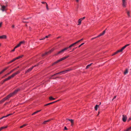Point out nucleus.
Listing matches in <instances>:
<instances>
[{
  "mask_svg": "<svg viewBox=\"0 0 131 131\" xmlns=\"http://www.w3.org/2000/svg\"><path fill=\"white\" fill-rule=\"evenodd\" d=\"M70 70H66L64 71H61V74H64L66 73L68 71H69Z\"/></svg>",
  "mask_w": 131,
  "mask_h": 131,
  "instance_id": "obj_15",
  "label": "nucleus"
},
{
  "mask_svg": "<svg viewBox=\"0 0 131 131\" xmlns=\"http://www.w3.org/2000/svg\"><path fill=\"white\" fill-rule=\"evenodd\" d=\"M49 99L50 100H54L55 99V98L53 97L52 96H50L49 97Z\"/></svg>",
  "mask_w": 131,
  "mask_h": 131,
  "instance_id": "obj_27",
  "label": "nucleus"
},
{
  "mask_svg": "<svg viewBox=\"0 0 131 131\" xmlns=\"http://www.w3.org/2000/svg\"><path fill=\"white\" fill-rule=\"evenodd\" d=\"M83 40V39H80V40H79L78 41H77L76 42L70 45L69 47H68V48L69 49H71L70 48L72 47L73 46L75 45L76 44H77V43H78V42H79L80 41H81Z\"/></svg>",
  "mask_w": 131,
  "mask_h": 131,
  "instance_id": "obj_5",
  "label": "nucleus"
},
{
  "mask_svg": "<svg viewBox=\"0 0 131 131\" xmlns=\"http://www.w3.org/2000/svg\"><path fill=\"white\" fill-rule=\"evenodd\" d=\"M130 120H131V116H130V117L128 119V122L129 121H130Z\"/></svg>",
  "mask_w": 131,
  "mask_h": 131,
  "instance_id": "obj_41",
  "label": "nucleus"
},
{
  "mask_svg": "<svg viewBox=\"0 0 131 131\" xmlns=\"http://www.w3.org/2000/svg\"><path fill=\"white\" fill-rule=\"evenodd\" d=\"M127 118V116L126 115H123L122 120L124 122L126 121Z\"/></svg>",
  "mask_w": 131,
  "mask_h": 131,
  "instance_id": "obj_11",
  "label": "nucleus"
},
{
  "mask_svg": "<svg viewBox=\"0 0 131 131\" xmlns=\"http://www.w3.org/2000/svg\"><path fill=\"white\" fill-rule=\"evenodd\" d=\"M24 43V41H22L20 42L18 44H17L16 46L15 47V48H16L17 47H20L21 44Z\"/></svg>",
  "mask_w": 131,
  "mask_h": 131,
  "instance_id": "obj_9",
  "label": "nucleus"
},
{
  "mask_svg": "<svg viewBox=\"0 0 131 131\" xmlns=\"http://www.w3.org/2000/svg\"><path fill=\"white\" fill-rule=\"evenodd\" d=\"M15 75V74L14 73H13L10 76L12 78H13L14 77Z\"/></svg>",
  "mask_w": 131,
  "mask_h": 131,
  "instance_id": "obj_35",
  "label": "nucleus"
},
{
  "mask_svg": "<svg viewBox=\"0 0 131 131\" xmlns=\"http://www.w3.org/2000/svg\"><path fill=\"white\" fill-rule=\"evenodd\" d=\"M68 129L66 126H65L64 127V130H67Z\"/></svg>",
  "mask_w": 131,
  "mask_h": 131,
  "instance_id": "obj_46",
  "label": "nucleus"
},
{
  "mask_svg": "<svg viewBox=\"0 0 131 131\" xmlns=\"http://www.w3.org/2000/svg\"><path fill=\"white\" fill-rule=\"evenodd\" d=\"M3 127H4V128H7V126H3Z\"/></svg>",
  "mask_w": 131,
  "mask_h": 131,
  "instance_id": "obj_53",
  "label": "nucleus"
},
{
  "mask_svg": "<svg viewBox=\"0 0 131 131\" xmlns=\"http://www.w3.org/2000/svg\"><path fill=\"white\" fill-rule=\"evenodd\" d=\"M68 119L69 121H70L72 123L71 125H73V120L72 119Z\"/></svg>",
  "mask_w": 131,
  "mask_h": 131,
  "instance_id": "obj_20",
  "label": "nucleus"
},
{
  "mask_svg": "<svg viewBox=\"0 0 131 131\" xmlns=\"http://www.w3.org/2000/svg\"><path fill=\"white\" fill-rule=\"evenodd\" d=\"M0 128H1V130H2L3 129H4V127L3 126V127H1Z\"/></svg>",
  "mask_w": 131,
  "mask_h": 131,
  "instance_id": "obj_48",
  "label": "nucleus"
},
{
  "mask_svg": "<svg viewBox=\"0 0 131 131\" xmlns=\"http://www.w3.org/2000/svg\"><path fill=\"white\" fill-rule=\"evenodd\" d=\"M76 48H74L72 50V51H74V50H75V49H76Z\"/></svg>",
  "mask_w": 131,
  "mask_h": 131,
  "instance_id": "obj_54",
  "label": "nucleus"
},
{
  "mask_svg": "<svg viewBox=\"0 0 131 131\" xmlns=\"http://www.w3.org/2000/svg\"><path fill=\"white\" fill-rule=\"evenodd\" d=\"M99 107V105H96L94 107V108L96 111H97V110L98 107Z\"/></svg>",
  "mask_w": 131,
  "mask_h": 131,
  "instance_id": "obj_21",
  "label": "nucleus"
},
{
  "mask_svg": "<svg viewBox=\"0 0 131 131\" xmlns=\"http://www.w3.org/2000/svg\"><path fill=\"white\" fill-rule=\"evenodd\" d=\"M99 113H100V112H99V113H98V114L97 115H99Z\"/></svg>",
  "mask_w": 131,
  "mask_h": 131,
  "instance_id": "obj_63",
  "label": "nucleus"
},
{
  "mask_svg": "<svg viewBox=\"0 0 131 131\" xmlns=\"http://www.w3.org/2000/svg\"><path fill=\"white\" fill-rule=\"evenodd\" d=\"M8 67H7L5 68L3 70H2L1 71L2 73H3L7 69H8Z\"/></svg>",
  "mask_w": 131,
  "mask_h": 131,
  "instance_id": "obj_24",
  "label": "nucleus"
},
{
  "mask_svg": "<svg viewBox=\"0 0 131 131\" xmlns=\"http://www.w3.org/2000/svg\"><path fill=\"white\" fill-rule=\"evenodd\" d=\"M123 6L124 7H126L127 5L126 0H122Z\"/></svg>",
  "mask_w": 131,
  "mask_h": 131,
  "instance_id": "obj_6",
  "label": "nucleus"
},
{
  "mask_svg": "<svg viewBox=\"0 0 131 131\" xmlns=\"http://www.w3.org/2000/svg\"><path fill=\"white\" fill-rule=\"evenodd\" d=\"M57 102V101H54V102H55H55Z\"/></svg>",
  "mask_w": 131,
  "mask_h": 131,
  "instance_id": "obj_64",
  "label": "nucleus"
},
{
  "mask_svg": "<svg viewBox=\"0 0 131 131\" xmlns=\"http://www.w3.org/2000/svg\"><path fill=\"white\" fill-rule=\"evenodd\" d=\"M6 36L5 35H3L0 36V39H6Z\"/></svg>",
  "mask_w": 131,
  "mask_h": 131,
  "instance_id": "obj_16",
  "label": "nucleus"
},
{
  "mask_svg": "<svg viewBox=\"0 0 131 131\" xmlns=\"http://www.w3.org/2000/svg\"><path fill=\"white\" fill-rule=\"evenodd\" d=\"M7 74H6L5 76L3 77V78H4V77H5V76H6L7 75Z\"/></svg>",
  "mask_w": 131,
  "mask_h": 131,
  "instance_id": "obj_55",
  "label": "nucleus"
},
{
  "mask_svg": "<svg viewBox=\"0 0 131 131\" xmlns=\"http://www.w3.org/2000/svg\"><path fill=\"white\" fill-rule=\"evenodd\" d=\"M105 30L102 33H101L98 36H97L96 37L94 38H97L98 37H99L100 36L103 35L105 33Z\"/></svg>",
  "mask_w": 131,
  "mask_h": 131,
  "instance_id": "obj_12",
  "label": "nucleus"
},
{
  "mask_svg": "<svg viewBox=\"0 0 131 131\" xmlns=\"http://www.w3.org/2000/svg\"><path fill=\"white\" fill-rule=\"evenodd\" d=\"M16 69V68L14 69H13L10 71V72L9 73H7V75H9V74L12 73L13 71H14Z\"/></svg>",
  "mask_w": 131,
  "mask_h": 131,
  "instance_id": "obj_25",
  "label": "nucleus"
},
{
  "mask_svg": "<svg viewBox=\"0 0 131 131\" xmlns=\"http://www.w3.org/2000/svg\"><path fill=\"white\" fill-rule=\"evenodd\" d=\"M46 8H47V10H48L49 9L48 8L47 4L46 6Z\"/></svg>",
  "mask_w": 131,
  "mask_h": 131,
  "instance_id": "obj_44",
  "label": "nucleus"
},
{
  "mask_svg": "<svg viewBox=\"0 0 131 131\" xmlns=\"http://www.w3.org/2000/svg\"><path fill=\"white\" fill-rule=\"evenodd\" d=\"M70 50V49H69L68 47H66L58 52L56 53L55 54V55H58L62 54L64 52L67 51H69Z\"/></svg>",
  "mask_w": 131,
  "mask_h": 131,
  "instance_id": "obj_2",
  "label": "nucleus"
},
{
  "mask_svg": "<svg viewBox=\"0 0 131 131\" xmlns=\"http://www.w3.org/2000/svg\"><path fill=\"white\" fill-rule=\"evenodd\" d=\"M51 104V103H48V104H45V106H47V105H48L50 104Z\"/></svg>",
  "mask_w": 131,
  "mask_h": 131,
  "instance_id": "obj_42",
  "label": "nucleus"
},
{
  "mask_svg": "<svg viewBox=\"0 0 131 131\" xmlns=\"http://www.w3.org/2000/svg\"><path fill=\"white\" fill-rule=\"evenodd\" d=\"M12 114H8V115H6V116H3L1 118H0V120L2 119L3 118H4L6 117H8V116L10 115H11Z\"/></svg>",
  "mask_w": 131,
  "mask_h": 131,
  "instance_id": "obj_13",
  "label": "nucleus"
},
{
  "mask_svg": "<svg viewBox=\"0 0 131 131\" xmlns=\"http://www.w3.org/2000/svg\"><path fill=\"white\" fill-rule=\"evenodd\" d=\"M37 65H36L32 66L31 68L28 69L26 71H25V73H27L30 72L35 67L37 66Z\"/></svg>",
  "mask_w": 131,
  "mask_h": 131,
  "instance_id": "obj_7",
  "label": "nucleus"
},
{
  "mask_svg": "<svg viewBox=\"0 0 131 131\" xmlns=\"http://www.w3.org/2000/svg\"><path fill=\"white\" fill-rule=\"evenodd\" d=\"M81 45H79V46H78V47L79 48H80V47H81Z\"/></svg>",
  "mask_w": 131,
  "mask_h": 131,
  "instance_id": "obj_60",
  "label": "nucleus"
},
{
  "mask_svg": "<svg viewBox=\"0 0 131 131\" xmlns=\"http://www.w3.org/2000/svg\"><path fill=\"white\" fill-rule=\"evenodd\" d=\"M19 58H15V59H14L13 60H12L11 61H10V62H9L8 63H11V62H14V61H15L16 59H18Z\"/></svg>",
  "mask_w": 131,
  "mask_h": 131,
  "instance_id": "obj_18",
  "label": "nucleus"
},
{
  "mask_svg": "<svg viewBox=\"0 0 131 131\" xmlns=\"http://www.w3.org/2000/svg\"><path fill=\"white\" fill-rule=\"evenodd\" d=\"M6 6H4L3 5L2 6V8H1V10L3 11H4L5 10V8L6 7Z\"/></svg>",
  "mask_w": 131,
  "mask_h": 131,
  "instance_id": "obj_14",
  "label": "nucleus"
},
{
  "mask_svg": "<svg viewBox=\"0 0 131 131\" xmlns=\"http://www.w3.org/2000/svg\"><path fill=\"white\" fill-rule=\"evenodd\" d=\"M7 80H8V79L7 78H6L5 79H4V80H3V82H5L6 81H7Z\"/></svg>",
  "mask_w": 131,
  "mask_h": 131,
  "instance_id": "obj_36",
  "label": "nucleus"
},
{
  "mask_svg": "<svg viewBox=\"0 0 131 131\" xmlns=\"http://www.w3.org/2000/svg\"><path fill=\"white\" fill-rule=\"evenodd\" d=\"M50 35H49L48 36H46V37H44L43 38L41 39H40V40H43V39H44L46 38H48V37H50Z\"/></svg>",
  "mask_w": 131,
  "mask_h": 131,
  "instance_id": "obj_19",
  "label": "nucleus"
},
{
  "mask_svg": "<svg viewBox=\"0 0 131 131\" xmlns=\"http://www.w3.org/2000/svg\"><path fill=\"white\" fill-rule=\"evenodd\" d=\"M11 78H12L11 77V76H10L7 78L8 80H9Z\"/></svg>",
  "mask_w": 131,
  "mask_h": 131,
  "instance_id": "obj_39",
  "label": "nucleus"
},
{
  "mask_svg": "<svg viewBox=\"0 0 131 131\" xmlns=\"http://www.w3.org/2000/svg\"><path fill=\"white\" fill-rule=\"evenodd\" d=\"M85 17H84L82 18H81L80 19H81V20H83L85 19Z\"/></svg>",
  "mask_w": 131,
  "mask_h": 131,
  "instance_id": "obj_43",
  "label": "nucleus"
},
{
  "mask_svg": "<svg viewBox=\"0 0 131 131\" xmlns=\"http://www.w3.org/2000/svg\"><path fill=\"white\" fill-rule=\"evenodd\" d=\"M8 67H7L5 68L3 70H2L1 71L2 73H3L7 69H8Z\"/></svg>",
  "mask_w": 131,
  "mask_h": 131,
  "instance_id": "obj_23",
  "label": "nucleus"
},
{
  "mask_svg": "<svg viewBox=\"0 0 131 131\" xmlns=\"http://www.w3.org/2000/svg\"><path fill=\"white\" fill-rule=\"evenodd\" d=\"M36 113H37V112H34V113L32 114V115H33Z\"/></svg>",
  "mask_w": 131,
  "mask_h": 131,
  "instance_id": "obj_47",
  "label": "nucleus"
},
{
  "mask_svg": "<svg viewBox=\"0 0 131 131\" xmlns=\"http://www.w3.org/2000/svg\"><path fill=\"white\" fill-rule=\"evenodd\" d=\"M41 111V110H38V111H36V112H37V113L40 112Z\"/></svg>",
  "mask_w": 131,
  "mask_h": 131,
  "instance_id": "obj_49",
  "label": "nucleus"
},
{
  "mask_svg": "<svg viewBox=\"0 0 131 131\" xmlns=\"http://www.w3.org/2000/svg\"><path fill=\"white\" fill-rule=\"evenodd\" d=\"M61 74V72H59L57 73L56 74H54V75H53V76H54L56 75H58V74Z\"/></svg>",
  "mask_w": 131,
  "mask_h": 131,
  "instance_id": "obj_31",
  "label": "nucleus"
},
{
  "mask_svg": "<svg viewBox=\"0 0 131 131\" xmlns=\"http://www.w3.org/2000/svg\"><path fill=\"white\" fill-rule=\"evenodd\" d=\"M76 2H79V0H75Z\"/></svg>",
  "mask_w": 131,
  "mask_h": 131,
  "instance_id": "obj_57",
  "label": "nucleus"
},
{
  "mask_svg": "<svg viewBox=\"0 0 131 131\" xmlns=\"http://www.w3.org/2000/svg\"><path fill=\"white\" fill-rule=\"evenodd\" d=\"M55 49V48H53L51 49V50H50L49 51L47 52H46L44 53H42V54H40L39 55V56H40V55H41V56L42 57L45 56L47 55L48 54L52 52Z\"/></svg>",
  "mask_w": 131,
  "mask_h": 131,
  "instance_id": "obj_3",
  "label": "nucleus"
},
{
  "mask_svg": "<svg viewBox=\"0 0 131 131\" xmlns=\"http://www.w3.org/2000/svg\"><path fill=\"white\" fill-rule=\"evenodd\" d=\"M41 3L43 4H46V5H47V3L46 2H42Z\"/></svg>",
  "mask_w": 131,
  "mask_h": 131,
  "instance_id": "obj_37",
  "label": "nucleus"
},
{
  "mask_svg": "<svg viewBox=\"0 0 131 131\" xmlns=\"http://www.w3.org/2000/svg\"><path fill=\"white\" fill-rule=\"evenodd\" d=\"M15 49L16 48H15V47L11 51L12 52H13V51H14Z\"/></svg>",
  "mask_w": 131,
  "mask_h": 131,
  "instance_id": "obj_45",
  "label": "nucleus"
},
{
  "mask_svg": "<svg viewBox=\"0 0 131 131\" xmlns=\"http://www.w3.org/2000/svg\"><path fill=\"white\" fill-rule=\"evenodd\" d=\"M84 43H81V46H82V45H83V44H84Z\"/></svg>",
  "mask_w": 131,
  "mask_h": 131,
  "instance_id": "obj_56",
  "label": "nucleus"
},
{
  "mask_svg": "<svg viewBox=\"0 0 131 131\" xmlns=\"http://www.w3.org/2000/svg\"><path fill=\"white\" fill-rule=\"evenodd\" d=\"M20 73V71H17L16 72H15L14 73L16 75L17 74L19 73Z\"/></svg>",
  "mask_w": 131,
  "mask_h": 131,
  "instance_id": "obj_30",
  "label": "nucleus"
},
{
  "mask_svg": "<svg viewBox=\"0 0 131 131\" xmlns=\"http://www.w3.org/2000/svg\"><path fill=\"white\" fill-rule=\"evenodd\" d=\"M2 73V72L1 71V72H0V75Z\"/></svg>",
  "mask_w": 131,
  "mask_h": 131,
  "instance_id": "obj_61",
  "label": "nucleus"
},
{
  "mask_svg": "<svg viewBox=\"0 0 131 131\" xmlns=\"http://www.w3.org/2000/svg\"><path fill=\"white\" fill-rule=\"evenodd\" d=\"M92 64V63H91L90 64H89L86 67V69H87L91 65V64Z\"/></svg>",
  "mask_w": 131,
  "mask_h": 131,
  "instance_id": "obj_26",
  "label": "nucleus"
},
{
  "mask_svg": "<svg viewBox=\"0 0 131 131\" xmlns=\"http://www.w3.org/2000/svg\"><path fill=\"white\" fill-rule=\"evenodd\" d=\"M11 97L9 95H8L7 96L3 98L1 101V102H3L5 100H7L9 98Z\"/></svg>",
  "mask_w": 131,
  "mask_h": 131,
  "instance_id": "obj_8",
  "label": "nucleus"
},
{
  "mask_svg": "<svg viewBox=\"0 0 131 131\" xmlns=\"http://www.w3.org/2000/svg\"><path fill=\"white\" fill-rule=\"evenodd\" d=\"M15 75V74L14 73H13L10 76L12 78H13L14 77Z\"/></svg>",
  "mask_w": 131,
  "mask_h": 131,
  "instance_id": "obj_34",
  "label": "nucleus"
},
{
  "mask_svg": "<svg viewBox=\"0 0 131 131\" xmlns=\"http://www.w3.org/2000/svg\"><path fill=\"white\" fill-rule=\"evenodd\" d=\"M11 78H12L11 77V76H10L7 78L8 80H9Z\"/></svg>",
  "mask_w": 131,
  "mask_h": 131,
  "instance_id": "obj_40",
  "label": "nucleus"
},
{
  "mask_svg": "<svg viewBox=\"0 0 131 131\" xmlns=\"http://www.w3.org/2000/svg\"><path fill=\"white\" fill-rule=\"evenodd\" d=\"M128 73V71L127 69L124 72V74L125 75L126 74Z\"/></svg>",
  "mask_w": 131,
  "mask_h": 131,
  "instance_id": "obj_28",
  "label": "nucleus"
},
{
  "mask_svg": "<svg viewBox=\"0 0 131 131\" xmlns=\"http://www.w3.org/2000/svg\"><path fill=\"white\" fill-rule=\"evenodd\" d=\"M27 125V124H24L23 125L21 126L20 127V128H23V127H25V126H26Z\"/></svg>",
  "mask_w": 131,
  "mask_h": 131,
  "instance_id": "obj_29",
  "label": "nucleus"
},
{
  "mask_svg": "<svg viewBox=\"0 0 131 131\" xmlns=\"http://www.w3.org/2000/svg\"><path fill=\"white\" fill-rule=\"evenodd\" d=\"M129 45V44H127L122 47L121 49L118 50L116 51L111 54V56H113L117 54L118 53L122 52L123 50L127 46Z\"/></svg>",
  "mask_w": 131,
  "mask_h": 131,
  "instance_id": "obj_1",
  "label": "nucleus"
},
{
  "mask_svg": "<svg viewBox=\"0 0 131 131\" xmlns=\"http://www.w3.org/2000/svg\"><path fill=\"white\" fill-rule=\"evenodd\" d=\"M20 90V89H16L13 92V93H10L9 95L11 97L13 96L15 94H16Z\"/></svg>",
  "mask_w": 131,
  "mask_h": 131,
  "instance_id": "obj_4",
  "label": "nucleus"
},
{
  "mask_svg": "<svg viewBox=\"0 0 131 131\" xmlns=\"http://www.w3.org/2000/svg\"><path fill=\"white\" fill-rule=\"evenodd\" d=\"M12 28H14V25H12Z\"/></svg>",
  "mask_w": 131,
  "mask_h": 131,
  "instance_id": "obj_58",
  "label": "nucleus"
},
{
  "mask_svg": "<svg viewBox=\"0 0 131 131\" xmlns=\"http://www.w3.org/2000/svg\"><path fill=\"white\" fill-rule=\"evenodd\" d=\"M51 120V119H49L48 120H47L46 121H45L43 122V124H46V123L50 121Z\"/></svg>",
  "mask_w": 131,
  "mask_h": 131,
  "instance_id": "obj_22",
  "label": "nucleus"
},
{
  "mask_svg": "<svg viewBox=\"0 0 131 131\" xmlns=\"http://www.w3.org/2000/svg\"><path fill=\"white\" fill-rule=\"evenodd\" d=\"M82 21V20H81V19L80 18L78 20V25H80L81 24V21Z\"/></svg>",
  "mask_w": 131,
  "mask_h": 131,
  "instance_id": "obj_17",
  "label": "nucleus"
},
{
  "mask_svg": "<svg viewBox=\"0 0 131 131\" xmlns=\"http://www.w3.org/2000/svg\"><path fill=\"white\" fill-rule=\"evenodd\" d=\"M2 24V22H1L0 23V27H1Z\"/></svg>",
  "mask_w": 131,
  "mask_h": 131,
  "instance_id": "obj_52",
  "label": "nucleus"
},
{
  "mask_svg": "<svg viewBox=\"0 0 131 131\" xmlns=\"http://www.w3.org/2000/svg\"><path fill=\"white\" fill-rule=\"evenodd\" d=\"M24 57V55H21L17 57L20 58V57Z\"/></svg>",
  "mask_w": 131,
  "mask_h": 131,
  "instance_id": "obj_38",
  "label": "nucleus"
},
{
  "mask_svg": "<svg viewBox=\"0 0 131 131\" xmlns=\"http://www.w3.org/2000/svg\"><path fill=\"white\" fill-rule=\"evenodd\" d=\"M61 58L59 60H57V61H56V62H54L52 64V65H53L54 64H56V63L58 62H59L60 61H61L64 59H65V58Z\"/></svg>",
  "mask_w": 131,
  "mask_h": 131,
  "instance_id": "obj_10",
  "label": "nucleus"
},
{
  "mask_svg": "<svg viewBox=\"0 0 131 131\" xmlns=\"http://www.w3.org/2000/svg\"><path fill=\"white\" fill-rule=\"evenodd\" d=\"M41 111V110H38V111H36V112H37V113L40 112Z\"/></svg>",
  "mask_w": 131,
  "mask_h": 131,
  "instance_id": "obj_50",
  "label": "nucleus"
},
{
  "mask_svg": "<svg viewBox=\"0 0 131 131\" xmlns=\"http://www.w3.org/2000/svg\"><path fill=\"white\" fill-rule=\"evenodd\" d=\"M127 15L129 17H130V12L129 11H128L127 12Z\"/></svg>",
  "mask_w": 131,
  "mask_h": 131,
  "instance_id": "obj_32",
  "label": "nucleus"
},
{
  "mask_svg": "<svg viewBox=\"0 0 131 131\" xmlns=\"http://www.w3.org/2000/svg\"><path fill=\"white\" fill-rule=\"evenodd\" d=\"M55 103V102H51V103H51V104H53V103Z\"/></svg>",
  "mask_w": 131,
  "mask_h": 131,
  "instance_id": "obj_59",
  "label": "nucleus"
},
{
  "mask_svg": "<svg viewBox=\"0 0 131 131\" xmlns=\"http://www.w3.org/2000/svg\"><path fill=\"white\" fill-rule=\"evenodd\" d=\"M116 97V96H114V97L113 98V99H112V100H113L114 99H115Z\"/></svg>",
  "mask_w": 131,
  "mask_h": 131,
  "instance_id": "obj_51",
  "label": "nucleus"
},
{
  "mask_svg": "<svg viewBox=\"0 0 131 131\" xmlns=\"http://www.w3.org/2000/svg\"><path fill=\"white\" fill-rule=\"evenodd\" d=\"M99 113H100V112H99V113H98V114L97 115H99Z\"/></svg>",
  "mask_w": 131,
  "mask_h": 131,
  "instance_id": "obj_62",
  "label": "nucleus"
},
{
  "mask_svg": "<svg viewBox=\"0 0 131 131\" xmlns=\"http://www.w3.org/2000/svg\"><path fill=\"white\" fill-rule=\"evenodd\" d=\"M131 129V127L127 128L126 130L127 131H129Z\"/></svg>",
  "mask_w": 131,
  "mask_h": 131,
  "instance_id": "obj_33",
  "label": "nucleus"
}]
</instances>
